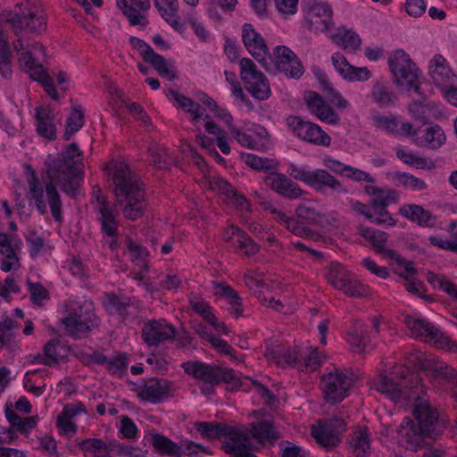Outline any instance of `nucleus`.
<instances>
[{"label": "nucleus", "mask_w": 457, "mask_h": 457, "mask_svg": "<svg viewBox=\"0 0 457 457\" xmlns=\"http://www.w3.org/2000/svg\"><path fill=\"white\" fill-rule=\"evenodd\" d=\"M182 367L187 374L204 384L216 385L233 378L231 370H223L201 361H187Z\"/></svg>", "instance_id": "obj_15"}, {"label": "nucleus", "mask_w": 457, "mask_h": 457, "mask_svg": "<svg viewBox=\"0 0 457 457\" xmlns=\"http://www.w3.org/2000/svg\"><path fill=\"white\" fill-rule=\"evenodd\" d=\"M357 234L367 243L370 244L376 251L382 253L386 257H397L395 251L387 249L386 246L388 239V236L386 232L365 226H360Z\"/></svg>", "instance_id": "obj_36"}, {"label": "nucleus", "mask_w": 457, "mask_h": 457, "mask_svg": "<svg viewBox=\"0 0 457 457\" xmlns=\"http://www.w3.org/2000/svg\"><path fill=\"white\" fill-rule=\"evenodd\" d=\"M388 66L394 76L395 83L404 86L409 90L420 94V78L421 71L411 60L409 54L403 49L394 51L388 58Z\"/></svg>", "instance_id": "obj_9"}, {"label": "nucleus", "mask_w": 457, "mask_h": 457, "mask_svg": "<svg viewBox=\"0 0 457 457\" xmlns=\"http://www.w3.org/2000/svg\"><path fill=\"white\" fill-rule=\"evenodd\" d=\"M371 189L373 198L370 204L374 211L385 209L388 205L395 204L398 200V195L395 190L378 187H372Z\"/></svg>", "instance_id": "obj_49"}, {"label": "nucleus", "mask_w": 457, "mask_h": 457, "mask_svg": "<svg viewBox=\"0 0 457 457\" xmlns=\"http://www.w3.org/2000/svg\"><path fill=\"white\" fill-rule=\"evenodd\" d=\"M83 452H89L93 457H112L111 454L119 449L115 441H104L98 438H87L79 443Z\"/></svg>", "instance_id": "obj_38"}, {"label": "nucleus", "mask_w": 457, "mask_h": 457, "mask_svg": "<svg viewBox=\"0 0 457 457\" xmlns=\"http://www.w3.org/2000/svg\"><path fill=\"white\" fill-rule=\"evenodd\" d=\"M83 154L76 144L70 145L61 154H49L44 162L45 175L48 181L45 185L38 178L37 171L30 166L28 171L26 197L32 201L41 215L47 213L48 207L54 220L62 222V203L56 187L71 197H75L84 178Z\"/></svg>", "instance_id": "obj_1"}, {"label": "nucleus", "mask_w": 457, "mask_h": 457, "mask_svg": "<svg viewBox=\"0 0 457 457\" xmlns=\"http://www.w3.org/2000/svg\"><path fill=\"white\" fill-rule=\"evenodd\" d=\"M407 360L410 364L427 372L428 376L434 378H443L455 386V394L457 395V370L450 367L446 362L437 358L427 356L421 352L410 353Z\"/></svg>", "instance_id": "obj_12"}, {"label": "nucleus", "mask_w": 457, "mask_h": 457, "mask_svg": "<svg viewBox=\"0 0 457 457\" xmlns=\"http://www.w3.org/2000/svg\"><path fill=\"white\" fill-rule=\"evenodd\" d=\"M192 157L195 161V163L199 166L202 172L205 176L204 183L208 185L209 188L212 191H217L219 193L224 194L226 195H229V192L233 189L232 187L228 184L227 180L224 179L216 176V175H206V171L208 167L204 162L203 158L195 152H192Z\"/></svg>", "instance_id": "obj_43"}, {"label": "nucleus", "mask_w": 457, "mask_h": 457, "mask_svg": "<svg viewBox=\"0 0 457 457\" xmlns=\"http://www.w3.org/2000/svg\"><path fill=\"white\" fill-rule=\"evenodd\" d=\"M260 204L273 216V219L277 222L284 226L292 234L303 238L312 240H318L320 237L318 233L314 232L309 227L303 224V220L297 217L294 218L287 215L286 212L274 206L270 202L262 201L260 202Z\"/></svg>", "instance_id": "obj_18"}, {"label": "nucleus", "mask_w": 457, "mask_h": 457, "mask_svg": "<svg viewBox=\"0 0 457 457\" xmlns=\"http://www.w3.org/2000/svg\"><path fill=\"white\" fill-rule=\"evenodd\" d=\"M326 279L335 288L349 296L363 297L370 294L369 287L353 279L348 270L338 262H331L327 268Z\"/></svg>", "instance_id": "obj_10"}, {"label": "nucleus", "mask_w": 457, "mask_h": 457, "mask_svg": "<svg viewBox=\"0 0 457 457\" xmlns=\"http://www.w3.org/2000/svg\"><path fill=\"white\" fill-rule=\"evenodd\" d=\"M46 374L47 371L46 370L28 371L23 379L24 387L36 396H40L45 392L46 384L44 381H38V379Z\"/></svg>", "instance_id": "obj_50"}, {"label": "nucleus", "mask_w": 457, "mask_h": 457, "mask_svg": "<svg viewBox=\"0 0 457 457\" xmlns=\"http://www.w3.org/2000/svg\"><path fill=\"white\" fill-rule=\"evenodd\" d=\"M244 283L249 290L253 291L254 295L261 301L263 295H269V288L260 278L253 271H247L244 276Z\"/></svg>", "instance_id": "obj_58"}, {"label": "nucleus", "mask_w": 457, "mask_h": 457, "mask_svg": "<svg viewBox=\"0 0 457 457\" xmlns=\"http://www.w3.org/2000/svg\"><path fill=\"white\" fill-rule=\"evenodd\" d=\"M158 74L168 80L176 78V70L172 62L166 61L162 55L155 54L148 62Z\"/></svg>", "instance_id": "obj_54"}, {"label": "nucleus", "mask_w": 457, "mask_h": 457, "mask_svg": "<svg viewBox=\"0 0 457 457\" xmlns=\"http://www.w3.org/2000/svg\"><path fill=\"white\" fill-rule=\"evenodd\" d=\"M434 107L435 104L427 100L412 101L408 110L415 120L427 123L432 117L431 112Z\"/></svg>", "instance_id": "obj_53"}, {"label": "nucleus", "mask_w": 457, "mask_h": 457, "mask_svg": "<svg viewBox=\"0 0 457 457\" xmlns=\"http://www.w3.org/2000/svg\"><path fill=\"white\" fill-rule=\"evenodd\" d=\"M92 201L96 202L98 206L99 221L104 233L114 238L118 233V221L114 208L105 201L101 194L99 187H95L92 193Z\"/></svg>", "instance_id": "obj_23"}, {"label": "nucleus", "mask_w": 457, "mask_h": 457, "mask_svg": "<svg viewBox=\"0 0 457 457\" xmlns=\"http://www.w3.org/2000/svg\"><path fill=\"white\" fill-rule=\"evenodd\" d=\"M306 104L309 111L315 115L320 120L336 125L340 121L338 114L316 93L309 92L305 96Z\"/></svg>", "instance_id": "obj_34"}, {"label": "nucleus", "mask_w": 457, "mask_h": 457, "mask_svg": "<svg viewBox=\"0 0 457 457\" xmlns=\"http://www.w3.org/2000/svg\"><path fill=\"white\" fill-rule=\"evenodd\" d=\"M399 213L404 218L424 227H433L436 217L428 210L417 204H405L399 209Z\"/></svg>", "instance_id": "obj_41"}, {"label": "nucleus", "mask_w": 457, "mask_h": 457, "mask_svg": "<svg viewBox=\"0 0 457 457\" xmlns=\"http://www.w3.org/2000/svg\"><path fill=\"white\" fill-rule=\"evenodd\" d=\"M65 312L62 323L66 333L73 337H82L97 326L94 304L87 299L69 298Z\"/></svg>", "instance_id": "obj_7"}, {"label": "nucleus", "mask_w": 457, "mask_h": 457, "mask_svg": "<svg viewBox=\"0 0 457 457\" xmlns=\"http://www.w3.org/2000/svg\"><path fill=\"white\" fill-rule=\"evenodd\" d=\"M17 37H25L28 33L41 34L46 29V19L43 10L27 1L15 6L12 12L3 14Z\"/></svg>", "instance_id": "obj_6"}, {"label": "nucleus", "mask_w": 457, "mask_h": 457, "mask_svg": "<svg viewBox=\"0 0 457 457\" xmlns=\"http://www.w3.org/2000/svg\"><path fill=\"white\" fill-rule=\"evenodd\" d=\"M266 357L278 363H285L298 369L302 371L312 372L315 370L321 362V354L317 349L306 347L302 349H290L283 351L280 345L269 348L265 353Z\"/></svg>", "instance_id": "obj_8"}, {"label": "nucleus", "mask_w": 457, "mask_h": 457, "mask_svg": "<svg viewBox=\"0 0 457 457\" xmlns=\"http://www.w3.org/2000/svg\"><path fill=\"white\" fill-rule=\"evenodd\" d=\"M240 78L245 89L256 99L266 100L271 95L269 81L249 58L240 60Z\"/></svg>", "instance_id": "obj_11"}, {"label": "nucleus", "mask_w": 457, "mask_h": 457, "mask_svg": "<svg viewBox=\"0 0 457 457\" xmlns=\"http://www.w3.org/2000/svg\"><path fill=\"white\" fill-rule=\"evenodd\" d=\"M107 170L114 185L117 205L123 216L128 220H137L147 206L143 184L123 160H112Z\"/></svg>", "instance_id": "obj_3"}, {"label": "nucleus", "mask_w": 457, "mask_h": 457, "mask_svg": "<svg viewBox=\"0 0 457 457\" xmlns=\"http://www.w3.org/2000/svg\"><path fill=\"white\" fill-rule=\"evenodd\" d=\"M446 142V135L439 125L427 128L421 137L423 146L432 150L439 149Z\"/></svg>", "instance_id": "obj_47"}, {"label": "nucleus", "mask_w": 457, "mask_h": 457, "mask_svg": "<svg viewBox=\"0 0 457 457\" xmlns=\"http://www.w3.org/2000/svg\"><path fill=\"white\" fill-rule=\"evenodd\" d=\"M345 428L346 424L343 419L333 418L312 426V436L325 448L336 447L341 442V435Z\"/></svg>", "instance_id": "obj_17"}, {"label": "nucleus", "mask_w": 457, "mask_h": 457, "mask_svg": "<svg viewBox=\"0 0 457 457\" xmlns=\"http://www.w3.org/2000/svg\"><path fill=\"white\" fill-rule=\"evenodd\" d=\"M370 100L379 107H387L396 101L397 97L390 85L385 80H377L370 94Z\"/></svg>", "instance_id": "obj_42"}, {"label": "nucleus", "mask_w": 457, "mask_h": 457, "mask_svg": "<svg viewBox=\"0 0 457 457\" xmlns=\"http://www.w3.org/2000/svg\"><path fill=\"white\" fill-rule=\"evenodd\" d=\"M151 442L159 453L170 457H179V443L177 444L161 434L152 435Z\"/></svg>", "instance_id": "obj_48"}, {"label": "nucleus", "mask_w": 457, "mask_h": 457, "mask_svg": "<svg viewBox=\"0 0 457 457\" xmlns=\"http://www.w3.org/2000/svg\"><path fill=\"white\" fill-rule=\"evenodd\" d=\"M397 432L399 443L405 449L411 451H417L428 444L426 442L427 438H434L410 418L403 419Z\"/></svg>", "instance_id": "obj_20"}, {"label": "nucleus", "mask_w": 457, "mask_h": 457, "mask_svg": "<svg viewBox=\"0 0 457 457\" xmlns=\"http://www.w3.org/2000/svg\"><path fill=\"white\" fill-rule=\"evenodd\" d=\"M373 125L387 133L395 134L398 132L399 123L393 115H374L372 117Z\"/></svg>", "instance_id": "obj_62"}, {"label": "nucleus", "mask_w": 457, "mask_h": 457, "mask_svg": "<svg viewBox=\"0 0 457 457\" xmlns=\"http://www.w3.org/2000/svg\"><path fill=\"white\" fill-rule=\"evenodd\" d=\"M331 61L337 73L349 82L368 81L371 78V71L367 67L350 64L341 53H334Z\"/></svg>", "instance_id": "obj_28"}, {"label": "nucleus", "mask_w": 457, "mask_h": 457, "mask_svg": "<svg viewBox=\"0 0 457 457\" xmlns=\"http://www.w3.org/2000/svg\"><path fill=\"white\" fill-rule=\"evenodd\" d=\"M245 163L256 170L267 171L277 168V162L273 159L263 158L253 154L242 155Z\"/></svg>", "instance_id": "obj_59"}, {"label": "nucleus", "mask_w": 457, "mask_h": 457, "mask_svg": "<svg viewBox=\"0 0 457 457\" xmlns=\"http://www.w3.org/2000/svg\"><path fill=\"white\" fill-rule=\"evenodd\" d=\"M275 62L278 71L287 77L298 79L303 73V66L297 56L288 47L278 46L274 51Z\"/></svg>", "instance_id": "obj_26"}, {"label": "nucleus", "mask_w": 457, "mask_h": 457, "mask_svg": "<svg viewBox=\"0 0 457 457\" xmlns=\"http://www.w3.org/2000/svg\"><path fill=\"white\" fill-rule=\"evenodd\" d=\"M197 431L202 437L206 439H217L227 436L229 441L223 448L230 457H257L248 452L252 447L249 433L241 428L231 427L212 422H198L195 424Z\"/></svg>", "instance_id": "obj_5"}, {"label": "nucleus", "mask_w": 457, "mask_h": 457, "mask_svg": "<svg viewBox=\"0 0 457 457\" xmlns=\"http://www.w3.org/2000/svg\"><path fill=\"white\" fill-rule=\"evenodd\" d=\"M230 136L242 146L251 149L262 150L269 145L268 131L260 125H253L245 130L230 127Z\"/></svg>", "instance_id": "obj_21"}, {"label": "nucleus", "mask_w": 457, "mask_h": 457, "mask_svg": "<svg viewBox=\"0 0 457 457\" xmlns=\"http://www.w3.org/2000/svg\"><path fill=\"white\" fill-rule=\"evenodd\" d=\"M377 390L395 403L415 401L413 415L418 426L433 437L438 434V413L424 398L427 390L420 373H411L405 365L395 364L387 375L379 377Z\"/></svg>", "instance_id": "obj_2"}, {"label": "nucleus", "mask_w": 457, "mask_h": 457, "mask_svg": "<svg viewBox=\"0 0 457 457\" xmlns=\"http://www.w3.org/2000/svg\"><path fill=\"white\" fill-rule=\"evenodd\" d=\"M12 46L18 54L20 66L29 74L32 79L42 85L52 99L57 100L58 93L54 88L53 79L38 63L39 59L45 56L42 44L39 42L30 43L26 37H17L12 42Z\"/></svg>", "instance_id": "obj_4"}, {"label": "nucleus", "mask_w": 457, "mask_h": 457, "mask_svg": "<svg viewBox=\"0 0 457 457\" xmlns=\"http://www.w3.org/2000/svg\"><path fill=\"white\" fill-rule=\"evenodd\" d=\"M396 186L403 187L405 189L412 191H421L428 188L427 183L410 173L396 172L394 177Z\"/></svg>", "instance_id": "obj_52"}, {"label": "nucleus", "mask_w": 457, "mask_h": 457, "mask_svg": "<svg viewBox=\"0 0 457 457\" xmlns=\"http://www.w3.org/2000/svg\"><path fill=\"white\" fill-rule=\"evenodd\" d=\"M84 112L79 105H74L66 120L64 139L69 140L72 135L77 133L84 125Z\"/></svg>", "instance_id": "obj_51"}, {"label": "nucleus", "mask_w": 457, "mask_h": 457, "mask_svg": "<svg viewBox=\"0 0 457 457\" xmlns=\"http://www.w3.org/2000/svg\"><path fill=\"white\" fill-rule=\"evenodd\" d=\"M350 451L356 457H365L370 453V433L366 427H357L349 439Z\"/></svg>", "instance_id": "obj_39"}, {"label": "nucleus", "mask_w": 457, "mask_h": 457, "mask_svg": "<svg viewBox=\"0 0 457 457\" xmlns=\"http://www.w3.org/2000/svg\"><path fill=\"white\" fill-rule=\"evenodd\" d=\"M428 74L434 85L442 89L457 85L456 74L441 54H436L428 61Z\"/></svg>", "instance_id": "obj_19"}, {"label": "nucleus", "mask_w": 457, "mask_h": 457, "mask_svg": "<svg viewBox=\"0 0 457 457\" xmlns=\"http://www.w3.org/2000/svg\"><path fill=\"white\" fill-rule=\"evenodd\" d=\"M169 96L170 99L172 100L179 107L190 114L192 123L196 126L204 112V110L199 105V104L194 102L191 98L172 90L169 92Z\"/></svg>", "instance_id": "obj_45"}, {"label": "nucleus", "mask_w": 457, "mask_h": 457, "mask_svg": "<svg viewBox=\"0 0 457 457\" xmlns=\"http://www.w3.org/2000/svg\"><path fill=\"white\" fill-rule=\"evenodd\" d=\"M353 383L351 373L335 370L322 377L320 389L327 402H341L348 395Z\"/></svg>", "instance_id": "obj_13"}, {"label": "nucleus", "mask_w": 457, "mask_h": 457, "mask_svg": "<svg viewBox=\"0 0 457 457\" xmlns=\"http://www.w3.org/2000/svg\"><path fill=\"white\" fill-rule=\"evenodd\" d=\"M287 125L300 140L317 146L328 147L331 144V137L319 125L303 120L299 116H289Z\"/></svg>", "instance_id": "obj_14"}, {"label": "nucleus", "mask_w": 457, "mask_h": 457, "mask_svg": "<svg viewBox=\"0 0 457 457\" xmlns=\"http://www.w3.org/2000/svg\"><path fill=\"white\" fill-rule=\"evenodd\" d=\"M263 180L270 189L288 199H298L305 194L297 183L282 173H269Z\"/></svg>", "instance_id": "obj_25"}, {"label": "nucleus", "mask_w": 457, "mask_h": 457, "mask_svg": "<svg viewBox=\"0 0 457 457\" xmlns=\"http://www.w3.org/2000/svg\"><path fill=\"white\" fill-rule=\"evenodd\" d=\"M212 289L215 295L226 302V309L231 316L238 318L243 315L242 298L233 287L226 283L213 281Z\"/></svg>", "instance_id": "obj_31"}, {"label": "nucleus", "mask_w": 457, "mask_h": 457, "mask_svg": "<svg viewBox=\"0 0 457 457\" xmlns=\"http://www.w3.org/2000/svg\"><path fill=\"white\" fill-rule=\"evenodd\" d=\"M117 7L122 11L132 26H145L148 23L146 17L137 10L128 4L127 0H117Z\"/></svg>", "instance_id": "obj_60"}, {"label": "nucleus", "mask_w": 457, "mask_h": 457, "mask_svg": "<svg viewBox=\"0 0 457 457\" xmlns=\"http://www.w3.org/2000/svg\"><path fill=\"white\" fill-rule=\"evenodd\" d=\"M307 186L318 190L323 191L329 189L333 192H345L343 184L327 170L315 169L311 170Z\"/></svg>", "instance_id": "obj_35"}, {"label": "nucleus", "mask_w": 457, "mask_h": 457, "mask_svg": "<svg viewBox=\"0 0 457 457\" xmlns=\"http://www.w3.org/2000/svg\"><path fill=\"white\" fill-rule=\"evenodd\" d=\"M152 162L157 168H168L174 162V158L168 153L165 147L153 144L149 147Z\"/></svg>", "instance_id": "obj_57"}, {"label": "nucleus", "mask_w": 457, "mask_h": 457, "mask_svg": "<svg viewBox=\"0 0 457 457\" xmlns=\"http://www.w3.org/2000/svg\"><path fill=\"white\" fill-rule=\"evenodd\" d=\"M35 118L37 133L49 140L56 138L59 120L49 105L38 106L35 109Z\"/></svg>", "instance_id": "obj_30"}, {"label": "nucleus", "mask_w": 457, "mask_h": 457, "mask_svg": "<svg viewBox=\"0 0 457 457\" xmlns=\"http://www.w3.org/2000/svg\"><path fill=\"white\" fill-rule=\"evenodd\" d=\"M175 328L165 320H150L142 328V338L149 346H155L173 338Z\"/></svg>", "instance_id": "obj_24"}, {"label": "nucleus", "mask_w": 457, "mask_h": 457, "mask_svg": "<svg viewBox=\"0 0 457 457\" xmlns=\"http://www.w3.org/2000/svg\"><path fill=\"white\" fill-rule=\"evenodd\" d=\"M175 389L171 381L152 378L138 386L137 395L142 402L156 404L172 397Z\"/></svg>", "instance_id": "obj_16"}, {"label": "nucleus", "mask_w": 457, "mask_h": 457, "mask_svg": "<svg viewBox=\"0 0 457 457\" xmlns=\"http://www.w3.org/2000/svg\"><path fill=\"white\" fill-rule=\"evenodd\" d=\"M6 417L10 423L15 428H17V429L20 430L21 433L29 432L37 425L36 417L22 418L13 412L7 413Z\"/></svg>", "instance_id": "obj_64"}, {"label": "nucleus", "mask_w": 457, "mask_h": 457, "mask_svg": "<svg viewBox=\"0 0 457 457\" xmlns=\"http://www.w3.org/2000/svg\"><path fill=\"white\" fill-rule=\"evenodd\" d=\"M347 341L353 347L355 353H361L365 351L367 346V337L361 328H356L348 333Z\"/></svg>", "instance_id": "obj_63"}, {"label": "nucleus", "mask_w": 457, "mask_h": 457, "mask_svg": "<svg viewBox=\"0 0 457 457\" xmlns=\"http://www.w3.org/2000/svg\"><path fill=\"white\" fill-rule=\"evenodd\" d=\"M0 255L2 256L0 258L2 271L10 272L20 269V260L12 245L10 237L4 233H0Z\"/></svg>", "instance_id": "obj_37"}, {"label": "nucleus", "mask_w": 457, "mask_h": 457, "mask_svg": "<svg viewBox=\"0 0 457 457\" xmlns=\"http://www.w3.org/2000/svg\"><path fill=\"white\" fill-rule=\"evenodd\" d=\"M189 306L204 321L212 326L217 333L228 335L229 329L227 325L219 320L214 313L213 308L204 299L197 296H191L189 298Z\"/></svg>", "instance_id": "obj_32"}, {"label": "nucleus", "mask_w": 457, "mask_h": 457, "mask_svg": "<svg viewBox=\"0 0 457 457\" xmlns=\"http://www.w3.org/2000/svg\"><path fill=\"white\" fill-rule=\"evenodd\" d=\"M427 280L435 288L443 290L457 300V286L443 275L428 272Z\"/></svg>", "instance_id": "obj_56"}, {"label": "nucleus", "mask_w": 457, "mask_h": 457, "mask_svg": "<svg viewBox=\"0 0 457 457\" xmlns=\"http://www.w3.org/2000/svg\"><path fill=\"white\" fill-rule=\"evenodd\" d=\"M242 39L248 52L259 62L268 55V47L262 35L258 33L250 23L242 27Z\"/></svg>", "instance_id": "obj_33"}, {"label": "nucleus", "mask_w": 457, "mask_h": 457, "mask_svg": "<svg viewBox=\"0 0 457 457\" xmlns=\"http://www.w3.org/2000/svg\"><path fill=\"white\" fill-rule=\"evenodd\" d=\"M241 428L243 429V428ZM244 430H246L249 433V437L251 439L252 447L248 450L250 453H253V451L258 449V447L254 445L253 440H255L259 445H262L266 442L274 443L281 437L280 433L270 420L253 422L251 424V429L244 428Z\"/></svg>", "instance_id": "obj_29"}, {"label": "nucleus", "mask_w": 457, "mask_h": 457, "mask_svg": "<svg viewBox=\"0 0 457 457\" xmlns=\"http://www.w3.org/2000/svg\"><path fill=\"white\" fill-rule=\"evenodd\" d=\"M331 38L337 46L351 52L357 50L361 42L355 32L345 28H338Z\"/></svg>", "instance_id": "obj_46"}, {"label": "nucleus", "mask_w": 457, "mask_h": 457, "mask_svg": "<svg viewBox=\"0 0 457 457\" xmlns=\"http://www.w3.org/2000/svg\"><path fill=\"white\" fill-rule=\"evenodd\" d=\"M295 215L301 220L327 229L334 226L337 221L334 213L325 212L310 203L300 204L295 209Z\"/></svg>", "instance_id": "obj_27"}, {"label": "nucleus", "mask_w": 457, "mask_h": 457, "mask_svg": "<svg viewBox=\"0 0 457 457\" xmlns=\"http://www.w3.org/2000/svg\"><path fill=\"white\" fill-rule=\"evenodd\" d=\"M104 305L110 313L120 315L124 319L135 316L137 312V307L130 303L129 299L120 298L112 294L106 295Z\"/></svg>", "instance_id": "obj_44"}, {"label": "nucleus", "mask_w": 457, "mask_h": 457, "mask_svg": "<svg viewBox=\"0 0 457 457\" xmlns=\"http://www.w3.org/2000/svg\"><path fill=\"white\" fill-rule=\"evenodd\" d=\"M205 130L212 135L216 136L217 145L224 154L230 153V146L227 139V132L221 130L220 127L212 121H206L204 125Z\"/></svg>", "instance_id": "obj_61"}, {"label": "nucleus", "mask_w": 457, "mask_h": 457, "mask_svg": "<svg viewBox=\"0 0 457 457\" xmlns=\"http://www.w3.org/2000/svg\"><path fill=\"white\" fill-rule=\"evenodd\" d=\"M396 156L405 164L413 166L416 169H431L434 164L431 161L417 155L413 152H408L403 149H398L396 151Z\"/></svg>", "instance_id": "obj_55"}, {"label": "nucleus", "mask_w": 457, "mask_h": 457, "mask_svg": "<svg viewBox=\"0 0 457 457\" xmlns=\"http://www.w3.org/2000/svg\"><path fill=\"white\" fill-rule=\"evenodd\" d=\"M305 19L315 32H327L334 26L333 10L325 2L309 4L305 9Z\"/></svg>", "instance_id": "obj_22"}, {"label": "nucleus", "mask_w": 457, "mask_h": 457, "mask_svg": "<svg viewBox=\"0 0 457 457\" xmlns=\"http://www.w3.org/2000/svg\"><path fill=\"white\" fill-rule=\"evenodd\" d=\"M405 323L413 337H424L426 339L437 341L440 335L439 330L431 323L422 319L405 317Z\"/></svg>", "instance_id": "obj_40"}]
</instances>
